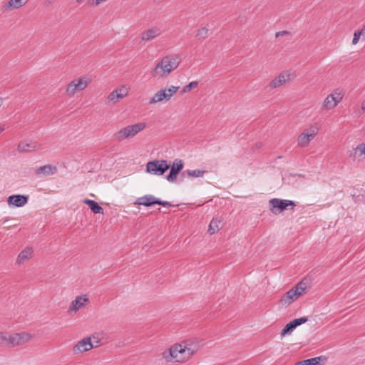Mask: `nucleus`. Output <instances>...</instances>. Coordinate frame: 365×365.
<instances>
[{"instance_id":"nucleus-1","label":"nucleus","mask_w":365,"mask_h":365,"mask_svg":"<svg viewBox=\"0 0 365 365\" xmlns=\"http://www.w3.org/2000/svg\"><path fill=\"white\" fill-rule=\"evenodd\" d=\"M181 62V58L178 54L167 55L155 65L151 71L153 77L163 78L168 76L175 70Z\"/></svg>"},{"instance_id":"nucleus-2","label":"nucleus","mask_w":365,"mask_h":365,"mask_svg":"<svg viewBox=\"0 0 365 365\" xmlns=\"http://www.w3.org/2000/svg\"><path fill=\"white\" fill-rule=\"evenodd\" d=\"M194 354L195 351L191 348L182 344H177L172 346L169 349L164 351L163 357L168 362L173 360L176 362H183L188 360Z\"/></svg>"},{"instance_id":"nucleus-3","label":"nucleus","mask_w":365,"mask_h":365,"mask_svg":"<svg viewBox=\"0 0 365 365\" xmlns=\"http://www.w3.org/2000/svg\"><path fill=\"white\" fill-rule=\"evenodd\" d=\"M146 127V123L141 122L134 125H127L120 129L113 135L114 139L118 142L125 139L133 138L138 133L142 131Z\"/></svg>"},{"instance_id":"nucleus-4","label":"nucleus","mask_w":365,"mask_h":365,"mask_svg":"<svg viewBox=\"0 0 365 365\" xmlns=\"http://www.w3.org/2000/svg\"><path fill=\"white\" fill-rule=\"evenodd\" d=\"M91 82V80L86 76L75 78L68 83L66 94L70 98L73 97L76 92L83 91Z\"/></svg>"},{"instance_id":"nucleus-5","label":"nucleus","mask_w":365,"mask_h":365,"mask_svg":"<svg viewBox=\"0 0 365 365\" xmlns=\"http://www.w3.org/2000/svg\"><path fill=\"white\" fill-rule=\"evenodd\" d=\"M289 206L291 207L289 209L293 210L296 204L292 200L279 198H272L269 201V210L274 215H278L281 212L287 210Z\"/></svg>"},{"instance_id":"nucleus-6","label":"nucleus","mask_w":365,"mask_h":365,"mask_svg":"<svg viewBox=\"0 0 365 365\" xmlns=\"http://www.w3.org/2000/svg\"><path fill=\"white\" fill-rule=\"evenodd\" d=\"M179 86H171L169 88L158 91L150 99L149 104H155L163 101H168L177 93Z\"/></svg>"},{"instance_id":"nucleus-7","label":"nucleus","mask_w":365,"mask_h":365,"mask_svg":"<svg viewBox=\"0 0 365 365\" xmlns=\"http://www.w3.org/2000/svg\"><path fill=\"white\" fill-rule=\"evenodd\" d=\"M170 168V163L165 160H155L146 164V171L149 173L162 175Z\"/></svg>"},{"instance_id":"nucleus-8","label":"nucleus","mask_w":365,"mask_h":365,"mask_svg":"<svg viewBox=\"0 0 365 365\" xmlns=\"http://www.w3.org/2000/svg\"><path fill=\"white\" fill-rule=\"evenodd\" d=\"M134 205H143L145 207H150L153 205H159L162 206H173L170 202L162 201L159 199L155 198L153 195H146L143 197H138L135 200Z\"/></svg>"},{"instance_id":"nucleus-9","label":"nucleus","mask_w":365,"mask_h":365,"mask_svg":"<svg viewBox=\"0 0 365 365\" xmlns=\"http://www.w3.org/2000/svg\"><path fill=\"white\" fill-rule=\"evenodd\" d=\"M343 97V93L338 92L336 90L334 91L324 99L322 103V108L328 110L335 108L337 104L341 101Z\"/></svg>"},{"instance_id":"nucleus-10","label":"nucleus","mask_w":365,"mask_h":365,"mask_svg":"<svg viewBox=\"0 0 365 365\" xmlns=\"http://www.w3.org/2000/svg\"><path fill=\"white\" fill-rule=\"evenodd\" d=\"M99 341H96V344H93L91 342V337L88 336L79 341L73 347V352L74 354H82L85 351H89L93 348L98 346Z\"/></svg>"},{"instance_id":"nucleus-11","label":"nucleus","mask_w":365,"mask_h":365,"mask_svg":"<svg viewBox=\"0 0 365 365\" xmlns=\"http://www.w3.org/2000/svg\"><path fill=\"white\" fill-rule=\"evenodd\" d=\"M291 73L289 71H284L272 79L268 84L269 88H279L286 83L291 81Z\"/></svg>"},{"instance_id":"nucleus-12","label":"nucleus","mask_w":365,"mask_h":365,"mask_svg":"<svg viewBox=\"0 0 365 365\" xmlns=\"http://www.w3.org/2000/svg\"><path fill=\"white\" fill-rule=\"evenodd\" d=\"M32 338L31 335L26 332L11 334L10 346L14 347L27 343Z\"/></svg>"},{"instance_id":"nucleus-13","label":"nucleus","mask_w":365,"mask_h":365,"mask_svg":"<svg viewBox=\"0 0 365 365\" xmlns=\"http://www.w3.org/2000/svg\"><path fill=\"white\" fill-rule=\"evenodd\" d=\"M184 167L183 161L180 159H175L170 165V171L166 176V180L169 182H174L176 180L177 175L182 170Z\"/></svg>"},{"instance_id":"nucleus-14","label":"nucleus","mask_w":365,"mask_h":365,"mask_svg":"<svg viewBox=\"0 0 365 365\" xmlns=\"http://www.w3.org/2000/svg\"><path fill=\"white\" fill-rule=\"evenodd\" d=\"M162 34L161 29L158 26H152L146 30H145L141 34V40L143 41H150L153 39L160 36Z\"/></svg>"},{"instance_id":"nucleus-15","label":"nucleus","mask_w":365,"mask_h":365,"mask_svg":"<svg viewBox=\"0 0 365 365\" xmlns=\"http://www.w3.org/2000/svg\"><path fill=\"white\" fill-rule=\"evenodd\" d=\"M88 302H89V299L86 294L78 296L71 302L68 308V312L76 313L78 310L83 308L86 303Z\"/></svg>"},{"instance_id":"nucleus-16","label":"nucleus","mask_w":365,"mask_h":365,"mask_svg":"<svg viewBox=\"0 0 365 365\" xmlns=\"http://www.w3.org/2000/svg\"><path fill=\"white\" fill-rule=\"evenodd\" d=\"M29 200V195H12L7 199V203L9 205L14 207H23Z\"/></svg>"},{"instance_id":"nucleus-17","label":"nucleus","mask_w":365,"mask_h":365,"mask_svg":"<svg viewBox=\"0 0 365 365\" xmlns=\"http://www.w3.org/2000/svg\"><path fill=\"white\" fill-rule=\"evenodd\" d=\"M300 296V293L292 288L280 299V303L284 306H289Z\"/></svg>"},{"instance_id":"nucleus-18","label":"nucleus","mask_w":365,"mask_h":365,"mask_svg":"<svg viewBox=\"0 0 365 365\" xmlns=\"http://www.w3.org/2000/svg\"><path fill=\"white\" fill-rule=\"evenodd\" d=\"M34 253V250L31 247H27L24 250H23L18 255L16 259V264H24L26 261L32 257Z\"/></svg>"},{"instance_id":"nucleus-19","label":"nucleus","mask_w":365,"mask_h":365,"mask_svg":"<svg viewBox=\"0 0 365 365\" xmlns=\"http://www.w3.org/2000/svg\"><path fill=\"white\" fill-rule=\"evenodd\" d=\"M57 168L56 166L51 165H45L38 168L36 170V174L38 175H50L56 173Z\"/></svg>"},{"instance_id":"nucleus-20","label":"nucleus","mask_w":365,"mask_h":365,"mask_svg":"<svg viewBox=\"0 0 365 365\" xmlns=\"http://www.w3.org/2000/svg\"><path fill=\"white\" fill-rule=\"evenodd\" d=\"M83 202L89 206L91 210L95 214H103V209L98 202L93 200L85 199Z\"/></svg>"},{"instance_id":"nucleus-21","label":"nucleus","mask_w":365,"mask_h":365,"mask_svg":"<svg viewBox=\"0 0 365 365\" xmlns=\"http://www.w3.org/2000/svg\"><path fill=\"white\" fill-rule=\"evenodd\" d=\"M312 140V138H311L308 134H306L305 133L303 132L298 136L297 142L298 146L304 148L307 146Z\"/></svg>"},{"instance_id":"nucleus-22","label":"nucleus","mask_w":365,"mask_h":365,"mask_svg":"<svg viewBox=\"0 0 365 365\" xmlns=\"http://www.w3.org/2000/svg\"><path fill=\"white\" fill-rule=\"evenodd\" d=\"M28 0H9L6 4L4 5V9L8 8L19 9L26 4Z\"/></svg>"},{"instance_id":"nucleus-23","label":"nucleus","mask_w":365,"mask_h":365,"mask_svg":"<svg viewBox=\"0 0 365 365\" xmlns=\"http://www.w3.org/2000/svg\"><path fill=\"white\" fill-rule=\"evenodd\" d=\"M36 149V145L29 143L25 141L19 143L18 145V150L19 152H30Z\"/></svg>"},{"instance_id":"nucleus-24","label":"nucleus","mask_w":365,"mask_h":365,"mask_svg":"<svg viewBox=\"0 0 365 365\" xmlns=\"http://www.w3.org/2000/svg\"><path fill=\"white\" fill-rule=\"evenodd\" d=\"M221 222H222L221 220H217V219L212 220L210 223L209 228H208L209 233L210 235H213L215 232H217V231H219L220 229V225L221 224Z\"/></svg>"},{"instance_id":"nucleus-25","label":"nucleus","mask_w":365,"mask_h":365,"mask_svg":"<svg viewBox=\"0 0 365 365\" xmlns=\"http://www.w3.org/2000/svg\"><path fill=\"white\" fill-rule=\"evenodd\" d=\"M319 130V127L317 123H313L310 125L307 129H305L303 132L306 134H308L313 139L317 135Z\"/></svg>"},{"instance_id":"nucleus-26","label":"nucleus","mask_w":365,"mask_h":365,"mask_svg":"<svg viewBox=\"0 0 365 365\" xmlns=\"http://www.w3.org/2000/svg\"><path fill=\"white\" fill-rule=\"evenodd\" d=\"M11 334L0 331V346H10Z\"/></svg>"},{"instance_id":"nucleus-27","label":"nucleus","mask_w":365,"mask_h":365,"mask_svg":"<svg viewBox=\"0 0 365 365\" xmlns=\"http://www.w3.org/2000/svg\"><path fill=\"white\" fill-rule=\"evenodd\" d=\"M120 99H122V96L118 94V91L114 90L106 98V103L115 104Z\"/></svg>"},{"instance_id":"nucleus-28","label":"nucleus","mask_w":365,"mask_h":365,"mask_svg":"<svg viewBox=\"0 0 365 365\" xmlns=\"http://www.w3.org/2000/svg\"><path fill=\"white\" fill-rule=\"evenodd\" d=\"M206 170H186L182 173V175L184 176L185 174L187 175L189 177H193V178H197L202 176L205 173H206Z\"/></svg>"},{"instance_id":"nucleus-29","label":"nucleus","mask_w":365,"mask_h":365,"mask_svg":"<svg viewBox=\"0 0 365 365\" xmlns=\"http://www.w3.org/2000/svg\"><path fill=\"white\" fill-rule=\"evenodd\" d=\"M307 288V280L306 279H302L294 287V289H296L297 292L300 293V296L305 293Z\"/></svg>"},{"instance_id":"nucleus-30","label":"nucleus","mask_w":365,"mask_h":365,"mask_svg":"<svg viewBox=\"0 0 365 365\" xmlns=\"http://www.w3.org/2000/svg\"><path fill=\"white\" fill-rule=\"evenodd\" d=\"M208 35L209 29L206 27H202L197 30L196 37H197L199 39L204 40L208 36Z\"/></svg>"},{"instance_id":"nucleus-31","label":"nucleus","mask_w":365,"mask_h":365,"mask_svg":"<svg viewBox=\"0 0 365 365\" xmlns=\"http://www.w3.org/2000/svg\"><path fill=\"white\" fill-rule=\"evenodd\" d=\"M294 329L295 327L294 326L292 322H290L289 323L286 324V326L283 328L280 334L282 336H284L287 334H290L294 331Z\"/></svg>"},{"instance_id":"nucleus-32","label":"nucleus","mask_w":365,"mask_h":365,"mask_svg":"<svg viewBox=\"0 0 365 365\" xmlns=\"http://www.w3.org/2000/svg\"><path fill=\"white\" fill-rule=\"evenodd\" d=\"M198 82L197 81H192L188 85L183 87L181 91V93L184 94L185 93L190 92L192 89H194L197 87Z\"/></svg>"},{"instance_id":"nucleus-33","label":"nucleus","mask_w":365,"mask_h":365,"mask_svg":"<svg viewBox=\"0 0 365 365\" xmlns=\"http://www.w3.org/2000/svg\"><path fill=\"white\" fill-rule=\"evenodd\" d=\"M359 153V156H365V143H361L359 144L355 149H354V158H355L356 157L357 153Z\"/></svg>"},{"instance_id":"nucleus-34","label":"nucleus","mask_w":365,"mask_h":365,"mask_svg":"<svg viewBox=\"0 0 365 365\" xmlns=\"http://www.w3.org/2000/svg\"><path fill=\"white\" fill-rule=\"evenodd\" d=\"M307 321H308V317H303L295 319L292 320V322L296 328L297 327L306 323Z\"/></svg>"},{"instance_id":"nucleus-35","label":"nucleus","mask_w":365,"mask_h":365,"mask_svg":"<svg viewBox=\"0 0 365 365\" xmlns=\"http://www.w3.org/2000/svg\"><path fill=\"white\" fill-rule=\"evenodd\" d=\"M115 91H118V94L122 96V98L128 94V88L125 86H122L120 88L115 89Z\"/></svg>"},{"instance_id":"nucleus-36","label":"nucleus","mask_w":365,"mask_h":365,"mask_svg":"<svg viewBox=\"0 0 365 365\" xmlns=\"http://www.w3.org/2000/svg\"><path fill=\"white\" fill-rule=\"evenodd\" d=\"M360 37L362 38L361 31L360 30L355 31L354 34V38L352 39V44L356 45L358 43Z\"/></svg>"},{"instance_id":"nucleus-37","label":"nucleus","mask_w":365,"mask_h":365,"mask_svg":"<svg viewBox=\"0 0 365 365\" xmlns=\"http://www.w3.org/2000/svg\"><path fill=\"white\" fill-rule=\"evenodd\" d=\"M321 357H314L309 359H306L307 365H320Z\"/></svg>"},{"instance_id":"nucleus-38","label":"nucleus","mask_w":365,"mask_h":365,"mask_svg":"<svg viewBox=\"0 0 365 365\" xmlns=\"http://www.w3.org/2000/svg\"><path fill=\"white\" fill-rule=\"evenodd\" d=\"M108 0H88L87 4L90 6L96 7V6H98L100 4H101L102 3L106 2Z\"/></svg>"},{"instance_id":"nucleus-39","label":"nucleus","mask_w":365,"mask_h":365,"mask_svg":"<svg viewBox=\"0 0 365 365\" xmlns=\"http://www.w3.org/2000/svg\"><path fill=\"white\" fill-rule=\"evenodd\" d=\"M289 32L288 31H281L275 34V37L278 38L282 36L288 35Z\"/></svg>"},{"instance_id":"nucleus-40","label":"nucleus","mask_w":365,"mask_h":365,"mask_svg":"<svg viewBox=\"0 0 365 365\" xmlns=\"http://www.w3.org/2000/svg\"><path fill=\"white\" fill-rule=\"evenodd\" d=\"M362 33V39L365 40V23L361 30H360Z\"/></svg>"},{"instance_id":"nucleus-41","label":"nucleus","mask_w":365,"mask_h":365,"mask_svg":"<svg viewBox=\"0 0 365 365\" xmlns=\"http://www.w3.org/2000/svg\"><path fill=\"white\" fill-rule=\"evenodd\" d=\"M295 365H307V361H306V360L299 361V362L296 363Z\"/></svg>"},{"instance_id":"nucleus-42","label":"nucleus","mask_w":365,"mask_h":365,"mask_svg":"<svg viewBox=\"0 0 365 365\" xmlns=\"http://www.w3.org/2000/svg\"><path fill=\"white\" fill-rule=\"evenodd\" d=\"M86 0H76V2L78 4H83Z\"/></svg>"},{"instance_id":"nucleus-43","label":"nucleus","mask_w":365,"mask_h":365,"mask_svg":"<svg viewBox=\"0 0 365 365\" xmlns=\"http://www.w3.org/2000/svg\"><path fill=\"white\" fill-rule=\"evenodd\" d=\"M361 109L365 110V100L361 103Z\"/></svg>"},{"instance_id":"nucleus-44","label":"nucleus","mask_w":365,"mask_h":365,"mask_svg":"<svg viewBox=\"0 0 365 365\" xmlns=\"http://www.w3.org/2000/svg\"><path fill=\"white\" fill-rule=\"evenodd\" d=\"M4 131V128L0 126V133Z\"/></svg>"}]
</instances>
